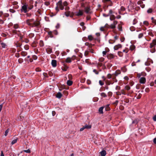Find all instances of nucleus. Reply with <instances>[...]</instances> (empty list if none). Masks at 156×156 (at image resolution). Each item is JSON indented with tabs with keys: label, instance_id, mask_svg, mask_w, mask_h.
Instances as JSON below:
<instances>
[{
	"label": "nucleus",
	"instance_id": "nucleus-1",
	"mask_svg": "<svg viewBox=\"0 0 156 156\" xmlns=\"http://www.w3.org/2000/svg\"><path fill=\"white\" fill-rule=\"evenodd\" d=\"M68 4L66 1L64 2L63 3L62 2V0H59L57 4V6L55 8L56 10L57 11H59L58 8H59L61 10H63L64 9V7L65 6V10L66 11H68L69 9V7L67 6Z\"/></svg>",
	"mask_w": 156,
	"mask_h": 156
},
{
	"label": "nucleus",
	"instance_id": "nucleus-2",
	"mask_svg": "<svg viewBox=\"0 0 156 156\" xmlns=\"http://www.w3.org/2000/svg\"><path fill=\"white\" fill-rule=\"evenodd\" d=\"M156 45V39H154L153 40L151 43L150 44V47L151 49V51L152 53L154 52L155 50L154 46Z\"/></svg>",
	"mask_w": 156,
	"mask_h": 156
},
{
	"label": "nucleus",
	"instance_id": "nucleus-3",
	"mask_svg": "<svg viewBox=\"0 0 156 156\" xmlns=\"http://www.w3.org/2000/svg\"><path fill=\"white\" fill-rule=\"evenodd\" d=\"M22 4L23 5L22 6L21 9V11L26 13L28 11V5L26 3Z\"/></svg>",
	"mask_w": 156,
	"mask_h": 156
},
{
	"label": "nucleus",
	"instance_id": "nucleus-4",
	"mask_svg": "<svg viewBox=\"0 0 156 156\" xmlns=\"http://www.w3.org/2000/svg\"><path fill=\"white\" fill-rule=\"evenodd\" d=\"M114 13V12L112 9H110L109 11L107 16H110V19L111 20H113L115 19V17L113 14Z\"/></svg>",
	"mask_w": 156,
	"mask_h": 156
},
{
	"label": "nucleus",
	"instance_id": "nucleus-5",
	"mask_svg": "<svg viewBox=\"0 0 156 156\" xmlns=\"http://www.w3.org/2000/svg\"><path fill=\"white\" fill-rule=\"evenodd\" d=\"M34 21L33 19L28 20L27 21V23L29 25L31 26V25L32 24L33 22H34Z\"/></svg>",
	"mask_w": 156,
	"mask_h": 156
},
{
	"label": "nucleus",
	"instance_id": "nucleus-6",
	"mask_svg": "<svg viewBox=\"0 0 156 156\" xmlns=\"http://www.w3.org/2000/svg\"><path fill=\"white\" fill-rule=\"evenodd\" d=\"M117 22L116 21H114L113 23L110 26V27L112 29H114L115 27V25L117 24Z\"/></svg>",
	"mask_w": 156,
	"mask_h": 156
},
{
	"label": "nucleus",
	"instance_id": "nucleus-7",
	"mask_svg": "<svg viewBox=\"0 0 156 156\" xmlns=\"http://www.w3.org/2000/svg\"><path fill=\"white\" fill-rule=\"evenodd\" d=\"M83 11L82 10H79L78 12H76V15L77 16H82L83 15Z\"/></svg>",
	"mask_w": 156,
	"mask_h": 156
},
{
	"label": "nucleus",
	"instance_id": "nucleus-8",
	"mask_svg": "<svg viewBox=\"0 0 156 156\" xmlns=\"http://www.w3.org/2000/svg\"><path fill=\"white\" fill-rule=\"evenodd\" d=\"M140 83H141L144 84L146 81V78L144 77H141L139 80Z\"/></svg>",
	"mask_w": 156,
	"mask_h": 156
},
{
	"label": "nucleus",
	"instance_id": "nucleus-9",
	"mask_svg": "<svg viewBox=\"0 0 156 156\" xmlns=\"http://www.w3.org/2000/svg\"><path fill=\"white\" fill-rule=\"evenodd\" d=\"M122 47V46L121 44H119L117 45H116L114 46V49L115 50H118L119 48H121Z\"/></svg>",
	"mask_w": 156,
	"mask_h": 156
},
{
	"label": "nucleus",
	"instance_id": "nucleus-10",
	"mask_svg": "<svg viewBox=\"0 0 156 156\" xmlns=\"http://www.w3.org/2000/svg\"><path fill=\"white\" fill-rule=\"evenodd\" d=\"M40 24V23L37 21H34L33 22L31 26L32 27H36L38 26Z\"/></svg>",
	"mask_w": 156,
	"mask_h": 156
},
{
	"label": "nucleus",
	"instance_id": "nucleus-11",
	"mask_svg": "<svg viewBox=\"0 0 156 156\" xmlns=\"http://www.w3.org/2000/svg\"><path fill=\"white\" fill-rule=\"evenodd\" d=\"M52 66L53 67H55L57 66V61L55 60H52L51 63Z\"/></svg>",
	"mask_w": 156,
	"mask_h": 156
},
{
	"label": "nucleus",
	"instance_id": "nucleus-12",
	"mask_svg": "<svg viewBox=\"0 0 156 156\" xmlns=\"http://www.w3.org/2000/svg\"><path fill=\"white\" fill-rule=\"evenodd\" d=\"M12 32L14 34H16L19 36L20 34V31L19 30H17L16 29H15L12 30Z\"/></svg>",
	"mask_w": 156,
	"mask_h": 156
},
{
	"label": "nucleus",
	"instance_id": "nucleus-13",
	"mask_svg": "<svg viewBox=\"0 0 156 156\" xmlns=\"http://www.w3.org/2000/svg\"><path fill=\"white\" fill-rule=\"evenodd\" d=\"M86 129H89L91 128V126L90 125H86L84 126Z\"/></svg>",
	"mask_w": 156,
	"mask_h": 156
},
{
	"label": "nucleus",
	"instance_id": "nucleus-14",
	"mask_svg": "<svg viewBox=\"0 0 156 156\" xmlns=\"http://www.w3.org/2000/svg\"><path fill=\"white\" fill-rule=\"evenodd\" d=\"M62 96V94L60 92H58L56 95V97L58 98H60Z\"/></svg>",
	"mask_w": 156,
	"mask_h": 156
},
{
	"label": "nucleus",
	"instance_id": "nucleus-15",
	"mask_svg": "<svg viewBox=\"0 0 156 156\" xmlns=\"http://www.w3.org/2000/svg\"><path fill=\"white\" fill-rule=\"evenodd\" d=\"M107 57L109 59L112 58L114 57V55H113V54H108V55Z\"/></svg>",
	"mask_w": 156,
	"mask_h": 156
},
{
	"label": "nucleus",
	"instance_id": "nucleus-16",
	"mask_svg": "<svg viewBox=\"0 0 156 156\" xmlns=\"http://www.w3.org/2000/svg\"><path fill=\"white\" fill-rule=\"evenodd\" d=\"M100 153L101 156H105L106 154V152L105 151H102Z\"/></svg>",
	"mask_w": 156,
	"mask_h": 156
},
{
	"label": "nucleus",
	"instance_id": "nucleus-17",
	"mask_svg": "<svg viewBox=\"0 0 156 156\" xmlns=\"http://www.w3.org/2000/svg\"><path fill=\"white\" fill-rule=\"evenodd\" d=\"M66 62L68 63H70L71 62V58L69 57L67 58L66 60Z\"/></svg>",
	"mask_w": 156,
	"mask_h": 156
},
{
	"label": "nucleus",
	"instance_id": "nucleus-18",
	"mask_svg": "<svg viewBox=\"0 0 156 156\" xmlns=\"http://www.w3.org/2000/svg\"><path fill=\"white\" fill-rule=\"evenodd\" d=\"M70 12H67L65 13V15L66 16H70L72 17L73 16L70 15Z\"/></svg>",
	"mask_w": 156,
	"mask_h": 156
},
{
	"label": "nucleus",
	"instance_id": "nucleus-19",
	"mask_svg": "<svg viewBox=\"0 0 156 156\" xmlns=\"http://www.w3.org/2000/svg\"><path fill=\"white\" fill-rule=\"evenodd\" d=\"M104 108L103 107H100L99 109V113L101 114H103V110Z\"/></svg>",
	"mask_w": 156,
	"mask_h": 156
},
{
	"label": "nucleus",
	"instance_id": "nucleus-20",
	"mask_svg": "<svg viewBox=\"0 0 156 156\" xmlns=\"http://www.w3.org/2000/svg\"><path fill=\"white\" fill-rule=\"evenodd\" d=\"M67 84L69 86H71L72 85L73 83V82L72 81L70 80H68L67 81Z\"/></svg>",
	"mask_w": 156,
	"mask_h": 156
},
{
	"label": "nucleus",
	"instance_id": "nucleus-21",
	"mask_svg": "<svg viewBox=\"0 0 156 156\" xmlns=\"http://www.w3.org/2000/svg\"><path fill=\"white\" fill-rule=\"evenodd\" d=\"M120 73L121 72L119 70H117L115 71L114 74L115 76H117L118 75L120 74Z\"/></svg>",
	"mask_w": 156,
	"mask_h": 156
},
{
	"label": "nucleus",
	"instance_id": "nucleus-22",
	"mask_svg": "<svg viewBox=\"0 0 156 156\" xmlns=\"http://www.w3.org/2000/svg\"><path fill=\"white\" fill-rule=\"evenodd\" d=\"M17 138H16L14 140H13L11 142V144L12 145H13V144H14L16 143L17 142Z\"/></svg>",
	"mask_w": 156,
	"mask_h": 156
},
{
	"label": "nucleus",
	"instance_id": "nucleus-23",
	"mask_svg": "<svg viewBox=\"0 0 156 156\" xmlns=\"http://www.w3.org/2000/svg\"><path fill=\"white\" fill-rule=\"evenodd\" d=\"M90 9L89 8L87 7L85 8V12L87 13H88L89 12Z\"/></svg>",
	"mask_w": 156,
	"mask_h": 156
},
{
	"label": "nucleus",
	"instance_id": "nucleus-24",
	"mask_svg": "<svg viewBox=\"0 0 156 156\" xmlns=\"http://www.w3.org/2000/svg\"><path fill=\"white\" fill-rule=\"evenodd\" d=\"M151 19L152 20V22L156 25V20L154 19L153 17H151Z\"/></svg>",
	"mask_w": 156,
	"mask_h": 156
},
{
	"label": "nucleus",
	"instance_id": "nucleus-25",
	"mask_svg": "<svg viewBox=\"0 0 156 156\" xmlns=\"http://www.w3.org/2000/svg\"><path fill=\"white\" fill-rule=\"evenodd\" d=\"M101 96L103 97H107L106 94L102 92L101 94Z\"/></svg>",
	"mask_w": 156,
	"mask_h": 156
},
{
	"label": "nucleus",
	"instance_id": "nucleus-26",
	"mask_svg": "<svg viewBox=\"0 0 156 156\" xmlns=\"http://www.w3.org/2000/svg\"><path fill=\"white\" fill-rule=\"evenodd\" d=\"M135 48V46L134 45H131L130 47V49L131 50L133 51Z\"/></svg>",
	"mask_w": 156,
	"mask_h": 156
},
{
	"label": "nucleus",
	"instance_id": "nucleus-27",
	"mask_svg": "<svg viewBox=\"0 0 156 156\" xmlns=\"http://www.w3.org/2000/svg\"><path fill=\"white\" fill-rule=\"evenodd\" d=\"M125 89L127 90H129L130 89V87L128 85H126L125 87Z\"/></svg>",
	"mask_w": 156,
	"mask_h": 156
},
{
	"label": "nucleus",
	"instance_id": "nucleus-28",
	"mask_svg": "<svg viewBox=\"0 0 156 156\" xmlns=\"http://www.w3.org/2000/svg\"><path fill=\"white\" fill-rule=\"evenodd\" d=\"M88 39L90 41L93 40L94 38L91 35H89L88 36Z\"/></svg>",
	"mask_w": 156,
	"mask_h": 156
},
{
	"label": "nucleus",
	"instance_id": "nucleus-29",
	"mask_svg": "<svg viewBox=\"0 0 156 156\" xmlns=\"http://www.w3.org/2000/svg\"><path fill=\"white\" fill-rule=\"evenodd\" d=\"M2 47L3 48H5L6 46V44L4 43H2L1 44Z\"/></svg>",
	"mask_w": 156,
	"mask_h": 156
},
{
	"label": "nucleus",
	"instance_id": "nucleus-30",
	"mask_svg": "<svg viewBox=\"0 0 156 156\" xmlns=\"http://www.w3.org/2000/svg\"><path fill=\"white\" fill-rule=\"evenodd\" d=\"M33 7V5H30L29 6L28 5V10H30L32 9Z\"/></svg>",
	"mask_w": 156,
	"mask_h": 156
},
{
	"label": "nucleus",
	"instance_id": "nucleus-31",
	"mask_svg": "<svg viewBox=\"0 0 156 156\" xmlns=\"http://www.w3.org/2000/svg\"><path fill=\"white\" fill-rule=\"evenodd\" d=\"M152 11H153V10L151 9L150 8L148 9L147 10V12L148 13H150L152 12Z\"/></svg>",
	"mask_w": 156,
	"mask_h": 156
},
{
	"label": "nucleus",
	"instance_id": "nucleus-32",
	"mask_svg": "<svg viewBox=\"0 0 156 156\" xmlns=\"http://www.w3.org/2000/svg\"><path fill=\"white\" fill-rule=\"evenodd\" d=\"M23 151L28 153H30V151L29 149H28L27 150H24Z\"/></svg>",
	"mask_w": 156,
	"mask_h": 156
},
{
	"label": "nucleus",
	"instance_id": "nucleus-33",
	"mask_svg": "<svg viewBox=\"0 0 156 156\" xmlns=\"http://www.w3.org/2000/svg\"><path fill=\"white\" fill-rule=\"evenodd\" d=\"M143 33L140 34L138 36V37L139 38H140L143 37Z\"/></svg>",
	"mask_w": 156,
	"mask_h": 156
},
{
	"label": "nucleus",
	"instance_id": "nucleus-34",
	"mask_svg": "<svg viewBox=\"0 0 156 156\" xmlns=\"http://www.w3.org/2000/svg\"><path fill=\"white\" fill-rule=\"evenodd\" d=\"M46 51L48 53H51L52 52V50L50 48L47 49Z\"/></svg>",
	"mask_w": 156,
	"mask_h": 156
},
{
	"label": "nucleus",
	"instance_id": "nucleus-35",
	"mask_svg": "<svg viewBox=\"0 0 156 156\" xmlns=\"http://www.w3.org/2000/svg\"><path fill=\"white\" fill-rule=\"evenodd\" d=\"M121 94H122L124 95H126V94L125 91L124 90H121Z\"/></svg>",
	"mask_w": 156,
	"mask_h": 156
},
{
	"label": "nucleus",
	"instance_id": "nucleus-36",
	"mask_svg": "<svg viewBox=\"0 0 156 156\" xmlns=\"http://www.w3.org/2000/svg\"><path fill=\"white\" fill-rule=\"evenodd\" d=\"M128 51H129V50L127 48H126V49H124L123 50V52H125L126 53H127L128 52Z\"/></svg>",
	"mask_w": 156,
	"mask_h": 156
},
{
	"label": "nucleus",
	"instance_id": "nucleus-37",
	"mask_svg": "<svg viewBox=\"0 0 156 156\" xmlns=\"http://www.w3.org/2000/svg\"><path fill=\"white\" fill-rule=\"evenodd\" d=\"M118 28L119 29V30L120 31H122V27L121 25H119L118 26Z\"/></svg>",
	"mask_w": 156,
	"mask_h": 156
},
{
	"label": "nucleus",
	"instance_id": "nucleus-38",
	"mask_svg": "<svg viewBox=\"0 0 156 156\" xmlns=\"http://www.w3.org/2000/svg\"><path fill=\"white\" fill-rule=\"evenodd\" d=\"M99 60L100 62H102L104 60V58L103 57L100 58H99Z\"/></svg>",
	"mask_w": 156,
	"mask_h": 156
},
{
	"label": "nucleus",
	"instance_id": "nucleus-39",
	"mask_svg": "<svg viewBox=\"0 0 156 156\" xmlns=\"http://www.w3.org/2000/svg\"><path fill=\"white\" fill-rule=\"evenodd\" d=\"M141 94H140V93H139L137 96H136V99H140L141 97Z\"/></svg>",
	"mask_w": 156,
	"mask_h": 156
},
{
	"label": "nucleus",
	"instance_id": "nucleus-40",
	"mask_svg": "<svg viewBox=\"0 0 156 156\" xmlns=\"http://www.w3.org/2000/svg\"><path fill=\"white\" fill-rule=\"evenodd\" d=\"M115 40H109V42L110 44H113L115 42Z\"/></svg>",
	"mask_w": 156,
	"mask_h": 156
},
{
	"label": "nucleus",
	"instance_id": "nucleus-41",
	"mask_svg": "<svg viewBox=\"0 0 156 156\" xmlns=\"http://www.w3.org/2000/svg\"><path fill=\"white\" fill-rule=\"evenodd\" d=\"M143 23L146 26H148L149 24L148 22L146 21H144L143 22Z\"/></svg>",
	"mask_w": 156,
	"mask_h": 156
},
{
	"label": "nucleus",
	"instance_id": "nucleus-42",
	"mask_svg": "<svg viewBox=\"0 0 156 156\" xmlns=\"http://www.w3.org/2000/svg\"><path fill=\"white\" fill-rule=\"evenodd\" d=\"M138 122V121L136 119L134 120H133V122L132 123L133 124H136Z\"/></svg>",
	"mask_w": 156,
	"mask_h": 156
},
{
	"label": "nucleus",
	"instance_id": "nucleus-43",
	"mask_svg": "<svg viewBox=\"0 0 156 156\" xmlns=\"http://www.w3.org/2000/svg\"><path fill=\"white\" fill-rule=\"evenodd\" d=\"M18 62L19 63H21L23 62V60L21 58H20L18 60Z\"/></svg>",
	"mask_w": 156,
	"mask_h": 156
},
{
	"label": "nucleus",
	"instance_id": "nucleus-44",
	"mask_svg": "<svg viewBox=\"0 0 156 156\" xmlns=\"http://www.w3.org/2000/svg\"><path fill=\"white\" fill-rule=\"evenodd\" d=\"M40 45L41 46H43L44 45V43L43 41H40Z\"/></svg>",
	"mask_w": 156,
	"mask_h": 156
},
{
	"label": "nucleus",
	"instance_id": "nucleus-45",
	"mask_svg": "<svg viewBox=\"0 0 156 156\" xmlns=\"http://www.w3.org/2000/svg\"><path fill=\"white\" fill-rule=\"evenodd\" d=\"M99 83L101 86H102L104 84V83L101 80L99 81Z\"/></svg>",
	"mask_w": 156,
	"mask_h": 156
},
{
	"label": "nucleus",
	"instance_id": "nucleus-46",
	"mask_svg": "<svg viewBox=\"0 0 156 156\" xmlns=\"http://www.w3.org/2000/svg\"><path fill=\"white\" fill-rule=\"evenodd\" d=\"M21 54L22 55H23V56H24L27 55V53L26 52H22Z\"/></svg>",
	"mask_w": 156,
	"mask_h": 156
},
{
	"label": "nucleus",
	"instance_id": "nucleus-47",
	"mask_svg": "<svg viewBox=\"0 0 156 156\" xmlns=\"http://www.w3.org/2000/svg\"><path fill=\"white\" fill-rule=\"evenodd\" d=\"M9 130L8 129H7V130H6V131L5 132V136L7 135L8 133H9Z\"/></svg>",
	"mask_w": 156,
	"mask_h": 156
},
{
	"label": "nucleus",
	"instance_id": "nucleus-48",
	"mask_svg": "<svg viewBox=\"0 0 156 156\" xmlns=\"http://www.w3.org/2000/svg\"><path fill=\"white\" fill-rule=\"evenodd\" d=\"M14 28L15 29H17L18 28V25L17 24H15L14 26Z\"/></svg>",
	"mask_w": 156,
	"mask_h": 156
},
{
	"label": "nucleus",
	"instance_id": "nucleus-49",
	"mask_svg": "<svg viewBox=\"0 0 156 156\" xmlns=\"http://www.w3.org/2000/svg\"><path fill=\"white\" fill-rule=\"evenodd\" d=\"M110 109V108L109 107V105H108L106 106V108H105L106 110H109Z\"/></svg>",
	"mask_w": 156,
	"mask_h": 156
},
{
	"label": "nucleus",
	"instance_id": "nucleus-50",
	"mask_svg": "<svg viewBox=\"0 0 156 156\" xmlns=\"http://www.w3.org/2000/svg\"><path fill=\"white\" fill-rule=\"evenodd\" d=\"M93 71L96 74H98V72L97 71L96 69H94L93 70Z\"/></svg>",
	"mask_w": 156,
	"mask_h": 156
},
{
	"label": "nucleus",
	"instance_id": "nucleus-51",
	"mask_svg": "<svg viewBox=\"0 0 156 156\" xmlns=\"http://www.w3.org/2000/svg\"><path fill=\"white\" fill-rule=\"evenodd\" d=\"M107 77L108 79H110L111 78L112 75L110 74H108L107 75Z\"/></svg>",
	"mask_w": 156,
	"mask_h": 156
},
{
	"label": "nucleus",
	"instance_id": "nucleus-52",
	"mask_svg": "<svg viewBox=\"0 0 156 156\" xmlns=\"http://www.w3.org/2000/svg\"><path fill=\"white\" fill-rule=\"evenodd\" d=\"M107 51H104L102 52V53L103 54V56H104L105 55H106L107 53Z\"/></svg>",
	"mask_w": 156,
	"mask_h": 156
},
{
	"label": "nucleus",
	"instance_id": "nucleus-53",
	"mask_svg": "<svg viewBox=\"0 0 156 156\" xmlns=\"http://www.w3.org/2000/svg\"><path fill=\"white\" fill-rule=\"evenodd\" d=\"M110 1H111V0H102V2L104 3L107 2H110Z\"/></svg>",
	"mask_w": 156,
	"mask_h": 156
},
{
	"label": "nucleus",
	"instance_id": "nucleus-54",
	"mask_svg": "<svg viewBox=\"0 0 156 156\" xmlns=\"http://www.w3.org/2000/svg\"><path fill=\"white\" fill-rule=\"evenodd\" d=\"M124 79L126 80H129V78L127 76H125L124 78Z\"/></svg>",
	"mask_w": 156,
	"mask_h": 156
},
{
	"label": "nucleus",
	"instance_id": "nucleus-55",
	"mask_svg": "<svg viewBox=\"0 0 156 156\" xmlns=\"http://www.w3.org/2000/svg\"><path fill=\"white\" fill-rule=\"evenodd\" d=\"M154 82H152L151 83H150V85L151 87L153 86H154Z\"/></svg>",
	"mask_w": 156,
	"mask_h": 156
},
{
	"label": "nucleus",
	"instance_id": "nucleus-56",
	"mask_svg": "<svg viewBox=\"0 0 156 156\" xmlns=\"http://www.w3.org/2000/svg\"><path fill=\"white\" fill-rule=\"evenodd\" d=\"M87 82L88 84H90L91 83V81L89 80H87Z\"/></svg>",
	"mask_w": 156,
	"mask_h": 156
},
{
	"label": "nucleus",
	"instance_id": "nucleus-57",
	"mask_svg": "<svg viewBox=\"0 0 156 156\" xmlns=\"http://www.w3.org/2000/svg\"><path fill=\"white\" fill-rule=\"evenodd\" d=\"M105 27H101L100 28V30L102 31H104L105 30Z\"/></svg>",
	"mask_w": 156,
	"mask_h": 156
},
{
	"label": "nucleus",
	"instance_id": "nucleus-58",
	"mask_svg": "<svg viewBox=\"0 0 156 156\" xmlns=\"http://www.w3.org/2000/svg\"><path fill=\"white\" fill-rule=\"evenodd\" d=\"M145 91L146 92H148L149 91V89L148 88H147L145 89Z\"/></svg>",
	"mask_w": 156,
	"mask_h": 156
},
{
	"label": "nucleus",
	"instance_id": "nucleus-59",
	"mask_svg": "<svg viewBox=\"0 0 156 156\" xmlns=\"http://www.w3.org/2000/svg\"><path fill=\"white\" fill-rule=\"evenodd\" d=\"M84 129H85V128L84 127V126H83V127L81 128L80 129V131H83Z\"/></svg>",
	"mask_w": 156,
	"mask_h": 156
},
{
	"label": "nucleus",
	"instance_id": "nucleus-60",
	"mask_svg": "<svg viewBox=\"0 0 156 156\" xmlns=\"http://www.w3.org/2000/svg\"><path fill=\"white\" fill-rule=\"evenodd\" d=\"M116 94L117 95H121V91L116 92Z\"/></svg>",
	"mask_w": 156,
	"mask_h": 156
},
{
	"label": "nucleus",
	"instance_id": "nucleus-61",
	"mask_svg": "<svg viewBox=\"0 0 156 156\" xmlns=\"http://www.w3.org/2000/svg\"><path fill=\"white\" fill-rule=\"evenodd\" d=\"M153 119L154 121H156V115L153 117Z\"/></svg>",
	"mask_w": 156,
	"mask_h": 156
},
{
	"label": "nucleus",
	"instance_id": "nucleus-62",
	"mask_svg": "<svg viewBox=\"0 0 156 156\" xmlns=\"http://www.w3.org/2000/svg\"><path fill=\"white\" fill-rule=\"evenodd\" d=\"M115 89L117 90H119L120 89V87L119 86H117L116 87Z\"/></svg>",
	"mask_w": 156,
	"mask_h": 156
},
{
	"label": "nucleus",
	"instance_id": "nucleus-63",
	"mask_svg": "<svg viewBox=\"0 0 156 156\" xmlns=\"http://www.w3.org/2000/svg\"><path fill=\"white\" fill-rule=\"evenodd\" d=\"M131 65L132 66H136L135 63L134 62H132L131 64Z\"/></svg>",
	"mask_w": 156,
	"mask_h": 156
},
{
	"label": "nucleus",
	"instance_id": "nucleus-64",
	"mask_svg": "<svg viewBox=\"0 0 156 156\" xmlns=\"http://www.w3.org/2000/svg\"><path fill=\"white\" fill-rule=\"evenodd\" d=\"M154 143L156 144V138H154L153 140Z\"/></svg>",
	"mask_w": 156,
	"mask_h": 156
}]
</instances>
